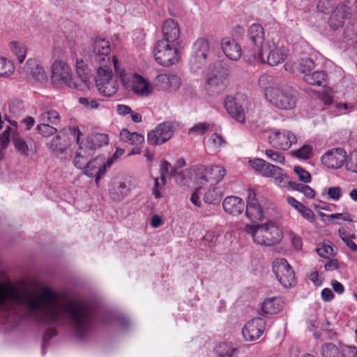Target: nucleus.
I'll list each match as a JSON object with an SVG mask.
<instances>
[{
    "mask_svg": "<svg viewBox=\"0 0 357 357\" xmlns=\"http://www.w3.org/2000/svg\"><path fill=\"white\" fill-rule=\"evenodd\" d=\"M26 311L44 324L61 323L68 318L75 335L82 338L92 330L94 312L84 302L75 301L45 288L36 294L22 284L0 283V312L9 316Z\"/></svg>",
    "mask_w": 357,
    "mask_h": 357,
    "instance_id": "obj_1",
    "label": "nucleus"
},
{
    "mask_svg": "<svg viewBox=\"0 0 357 357\" xmlns=\"http://www.w3.org/2000/svg\"><path fill=\"white\" fill-rule=\"evenodd\" d=\"M10 126H8L0 136V160L4 155V150L8 147L10 137L16 151L22 155L28 156L34 154L36 145L31 138L22 137L18 132L17 123L15 121H10Z\"/></svg>",
    "mask_w": 357,
    "mask_h": 357,
    "instance_id": "obj_2",
    "label": "nucleus"
},
{
    "mask_svg": "<svg viewBox=\"0 0 357 357\" xmlns=\"http://www.w3.org/2000/svg\"><path fill=\"white\" fill-rule=\"evenodd\" d=\"M112 64L126 90L143 98L149 97L153 93V86L148 79L137 73H127L124 70H121L115 56L113 57Z\"/></svg>",
    "mask_w": 357,
    "mask_h": 357,
    "instance_id": "obj_3",
    "label": "nucleus"
},
{
    "mask_svg": "<svg viewBox=\"0 0 357 357\" xmlns=\"http://www.w3.org/2000/svg\"><path fill=\"white\" fill-rule=\"evenodd\" d=\"M245 231L252 236L255 243L261 245H275L279 243L283 238L282 230L273 222L259 225H247L245 227Z\"/></svg>",
    "mask_w": 357,
    "mask_h": 357,
    "instance_id": "obj_4",
    "label": "nucleus"
},
{
    "mask_svg": "<svg viewBox=\"0 0 357 357\" xmlns=\"http://www.w3.org/2000/svg\"><path fill=\"white\" fill-rule=\"evenodd\" d=\"M248 40L250 43L245 47L244 54L249 59L258 60L265 63L264 56V30L259 24H252L248 30Z\"/></svg>",
    "mask_w": 357,
    "mask_h": 357,
    "instance_id": "obj_5",
    "label": "nucleus"
},
{
    "mask_svg": "<svg viewBox=\"0 0 357 357\" xmlns=\"http://www.w3.org/2000/svg\"><path fill=\"white\" fill-rule=\"evenodd\" d=\"M265 97L273 106L284 110L294 108L297 103L296 95L287 87H267L265 89Z\"/></svg>",
    "mask_w": 357,
    "mask_h": 357,
    "instance_id": "obj_6",
    "label": "nucleus"
},
{
    "mask_svg": "<svg viewBox=\"0 0 357 357\" xmlns=\"http://www.w3.org/2000/svg\"><path fill=\"white\" fill-rule=\"evenodd\" d=\"M266 54L265 62L268 65L275 66L283 63L289 55V50L279 38H268L264 48V54Z\"/></svg>",
    "mask_w": 357,
    "mask_h": 357,
    "instance_id": "obj_7",
    "label": "nucleus"
},
{
    "mask_svg": "<svg viewBox=\"0 0 357 357\" xmlns=\"http://www.w3.org/2000/svg\"><path fill=\"white\" fill-rule=\"evenodd\" d=\"M154 56L158 63L163 66L168 67L178 63L180 56L176 43L158 40L155 47Z\"/></svg>",
    "mask_w": 357,
    "mask_h": 357,
    "instance_id": "obj_8",
    "label": "nucleus"
},
{
    "mask_svg": "<svg viewBox=\"0 0 357 357\" xmlns=\"http://www.w3.org/2000/svg\"><path fill=\"white\" fill-rule=\"evenodd\" d=\"M68 134L74 137L79 145L76 152H80V155L87 158L91 155L93 150L102 146L101 144H98L96 142H100L104 144H107L108 143V138L107 135L103 134H97L93 137H89L86 139V142H84L80 141V135L82 133L77 128L69 127L68 128Z\"/></svg>",
    "mask_w": 357,
    "mask_h": 357,
    "instance_id": "obj_9",
    "label": "nucleus"
},
{
    "mask_svg": "<svg viewBox=\"0 0 357 357\" xmlns=\"http://www.w3.org/2000/svg\"><path fill=\"white\" fill-rule=\"evenodd\" d=\"M95 79L98 90L102 96L110 97L117 92L119 84L112 79L111 66L98 67Z\"/></svg>",
    "mask_w": 357,
    "mask_h": 357,
    "instance_id": "obj_10",
    "label": "nucleus"
},
{
    "mask_svg": "<svg viewBox=\"0 0 357 357\" xmlns=\"http://www.w3.org/2000/svg\"><path fill=\"white\" fill-rule=\"evenodd\" d=\"M70 66L62 60H56L52 65V82L56 86H75Z\"/></svg>",
    "mask_w": 357,
    "mask_h": 357,
    "instance_id": "obj_11",
    "label": "nucleus"
},
{
    "mask_svg": "<svg viewBox=\"0 0 357 357\" xmlns=\"http://www.w3.org/2000/svg\"><path fill=\"white\" fill-rule=\"evenodd\" d=\"M209 52L208 42L204 38L195 41L192 47V55L189 60L190 68L194 73H198L206 63Z\"/></svg>",
    "mask_w": 357,
    "mask_h": 357,
    "instance_id": "obj_12",
    "label": "nucleus"
},
{
    "mask_svg": "<svg viewBox=\"0 0 357 357\" xmlns=\"http://www.w3.org/2000/svg\"><path fill=\"white\" fill-rule=\"evenodd\" d=\"M273 271L278 280L285 288H290L296 284L294 272L285 259H275L273 264Z\"/></svg>",
    "mask_w": 357,
    "mask_h": 357,
    "instance_id": "obj_13",
    "label": "nucleus"
},
{
    "mask_svg": "<svg viewBox=\"0 0 357 357\" xmlns=\"http://www.w3.org/2000/svg\"><path fill=\"white\" fill-rule=\"evenodd\" d=\"M92 54L91 61L98 63V67L111 66L112 62L109 59L110 45L108 40L101 37L96 38L91 45Z\"/></svg>",
    "mask_w": 357,
    "mask_h": 357,
    "instance_id": "obj_14",
    "label": "nucleus"
},
{
    "mask_svg": "<svg viewBox=\"0 0 357 357\" xmlns=\"http://www.w3.org/2000/svg\"><path fill=\"white\" fill-rule=\"evenodd\" d=\"M225 107L231 117L241 124H244L246 121L249 123H255L257 120L253 114L254 112L250 111V109L245 112L243 106L232 97L225 98Z\"/></svg>",
    "mask_w": 357,
    "mask_h": 357,
    "instance_id": "obj_15",
    "label": "nucleus"
},
{
    "mask_svg": "<svg viewBox=\"0 0 357 357\" xmlns=\"http://www.w3.org/2000/svg\"><path fill=\"white\" fill-rule=\"evenodd\" d=\"M297 137L291 131L285 129H273L268 136L269 143L275 148L288 150L297 142Z\"/></svg>",
    "mask_w": 357,
    "mask_h": 357,
    "instance_id": "obj_16",
    "label": "nucleus"
},
{
    "mask_svg": "<svg viewBox=\"0 0 357 357\" xmlns=\"http://www.w3.org/2000/svg\"><path fill=\"white\" fill-rule=\"evenodd\" d=\"M228 75L226 68L221 65L215 66L206 77L207 89L215 93H220L225 88V80Z\"/></svg>",
    "mask_w": 357,
    "mask_h": 357,
    "instance_id": "obj_17",
    "label": "nucleus"
},
{
    "mask_svg": "<svg viewBox=\"0 0 357 357\" xmlns=\"http://www.w3.org/2000/svg\"><path fill=\"white\" fill-rule=\"evenodd\" d=\"M225 174V169L220 165H211L208 167H202L198 169V183L204 184L206 182L209 183L211 185H213L220 182Z\"/></svg>",
    "mask_w": 357,
    "mask_h": 357,
    "instance_id": "obj_18",
    "label": "nucleus"
},
{
    "mask_svg": "<svg viewBox=\"0 0 357 357\" xmlns=\"http://www.w3.org/2000/svg\"><path fill=\"white\" fill-rule=\"evenodd\" d=\"M173 134V123L171 122H163L149 132L147 140L151 145L162 144L170 139Z\"/></svg>",
    "mask_w": 357,
    "mask_h": 357,
    "instance_id": "obj_19",
    "label": "nucleus"
},
{
    "mask_svg": "<svg viewBox=\"0 0 357 357\" xmlns=\"http://www.w3.org/2000/svg\"><path fill=\"white\" fill-rule=\"evenodd\" d=\"M76 77L73 79L75 86L73 89L84 91L91 84V74L90 69L83 60L77 59L75 64Z\"/></svg>",
    "mask_w": 357,
    "mask_h": 357,
    "instance_id": "obj_20",
    "label": "nucleus"
},
{
    "mask_svg": "<svg viewBox=\"0 0 357 357\" xmlns=\"http://www.w3.org/2000/svg\"><path fill=\"white\" fill-rule=\"evenodd\" d=\"M266 326L265 321L257 317L248 321L242 329V335L247 341H255L264 333Z\"/></svg>",
    "mask_w": 357,
    "mask_h": 357,
    "instance_id": "obj_21",
    "label": "nucleus"
},
{
    "mask_svg": "<svg viewBox=\"0 0 357 357\" xmlns=\"http://www.w3.org/2000/svg\"><path fill=\"white\" fill-rule=\"evenodd\" d=\"M347 160L346 151L341 149H333L325 153L321 157V162L328 168L338 169Z\"/></svg>",
    "mask_w": 357,
    "mask_h": 357,
    "instance_id": "obj_22",
    "label": "nucleus"
},
{
    "mask_svg": "<svg viewBox=\"0 0 357 357\" xmlns=\"http://www.w3.org/2000/svg\"><path fill=\"white\" fill-rule=\"evenodd\" d=\"M256 196V192L254 190L249 189L248 190L245 214L251 221H259L263 220L264 218L262 207Z\"/></svg>",
    "mask_w": 357,
    "mask_h": 357,
    "instance_id": "obj_23",
    "label": "nucleus"
},
{
    "mask_svg": "<svg viewBox=\"0 0 357 357\" xmlns=\"http://www.w3.org/2000/svg\"><path fill=\"white\" fill-rule=\"evenodd\" d=\"M84 174L90 178H95L96 184L100 177L105 174L104 156L99 155L89 160L85 165Z\"/></svg>",
    "mask_w": 357,
    "mask_h": 357,
    "instance_id": "obj_24",
    "label": "nucleus"
},
{
    "mask_svg": "<svg viewBox=\"0 0 357 357\" xmlns=\"http://www.w3.org/2000/svg\"><path fill=\"white\" fill-rule=\"evenodd\" d=\"M129 188L126 183L120 178H114L109 184V194L114 201H121L128 195Z\"/></svg>",
    "mask_w": 357,
    "mask_h": 357,
    "instance_id": "obj_25",
    "label": "nucleus"
},
{
    "mask_svg": "<svg viewBox=\"0 0 357 357\" xmlns=\"http://www.w3.org/2000/svg\"><path fill=\"white\" fill-rule=\"evenodd\" d=\"M162 34L163 38L160 40L176 43L180 35V29L177 22L172 19L167 20L162 25Z\"/></svg>",
    "mask_w": 357,
    "mask_h": 357,
    "instance_id": "obj_26",
    "label": "nucleus"
},
{
    "mask_svg": "<svg viewBox=\"0 0 357 357\" xmlns=\"http://www.w3.org/2000/svg\"><path fill=\"white\" fill-rule=\"evenodd\" d=\"M222 207L226 213L237 215L243 211L245 204L241 198L236 196H228L223 200Z\"/></svg>",
    "mask_w": 357,
    "mask_h": 357,
    "instance_id": "obj_27",
    "label": "nucleus"
},
{
    "mask_svg": "<svg viewBox=\"0 0 357 357\" xmlns=\"http://www.w3.org/2000/svg\"><path fill=\"white\" fill-rule=\"evenodd\" d=\"M221 45L222 49L228 59L233 61H237L240 59L242 53L241 47L234 40L224 38Z\"/></svg>",
    "mask_w": 357,
    "mask_h": 357,
    "instance_id": "obj_28",
    "label": "nucleus"
},
{
    "mask_svg": "<svg viewBox=\"0 0 357 357\" xmlns=\"http://www.w3.org/2000/svg\"><path fill=\"white\" fill-rule=\"evenodd\" d=\"M38 119L40 122L57 125L60 122L59 112L50 106H42L38 110Z\"/></svg>",
    "mask_w": 357,
    "mask_h": 357,
    "instance_id": "obj_29",
    "label": "nucleus"
},
{
    "mask_svg": "<svg viewBox=\"0 0 357 357\" xmlns=\"http://www.w3.org/2000/svg\"><path fill=\"white\" fill-rule=\"evenodd\" d=\"M24 71L37 81L41 82L45 78L43 68L35 59H29L27 60L24 66Z\"/></svg>",
    "mask_w": 357,
    "mask_h": 357,
    "instance_id": "obj_30",
    "label": "nucleus"
},
{
    "mask_svg": "<svg viewBox=\"0 0 357 357\" xmlns=\"http://www.w3.org/2000/svg\"><path fill=\"white\" fill-rule=\"evenodd\" d=\"M156 82L163 89H176L181 84L178 76L170 73H160L156 77Z\"/></svg>",
    "mask_w": 357,
    "mask_h": 357,
    "instance_id": "obj_31",
    "label": "nucleus"
},
{
    "mask_svg": "<svg viewBox=\"0 0 357 357\" xmlns=\"http://www.w3.org/2000/svg\"><path fill=\"white\" fill-rule=\"evenodd\" d=\"M287 203L294 208L305 220L310 222H313L315 220L314 212L307 206H304L301 202L297 201L292 197L287 198Z\"/></svg>",
    "mask_w": 357,
    "mask_h": 357,
    "instance_id": "obj_32",
    "label": "nucleus"
},
{
    "mask_svg": "<svg viewBox=\"0 0 357 357\" xmlns=\"http://www.w3.org/2000/svg\"><path fill=\"white\" fill-rule=\"evenodd\" d=\"M188 173V170L178 172L177 170L166 160H163L160 163V174L162 178H165L167 176H175L176 182L183 183V181L181 175H185Z\"/></svg>",
    "mask_w": 357,
    "mask_h": 357,
    "instance_id": "obj_33",
    "label": "nucleus"
},
{
    "mask_svg": "<svg viewBox=\"0 0 357 357\" xmlns=\"http://www.w3.org/2000/svg\"><path fill=\"white\" fill-rule=\"evenodd\" d=\"M282 308V301L279 297H271L266 299L261 304V310L264 314H274Z\"/></svg>",
    "mask_w": 357,
    "mask_h": 357,
    "instance_id": "obj_34",
    "label": "nucleus"
},
{
    "mask_svg": "<svg viewBox=\"0 0 357 357\" xmlns=\"http://www.w3.org/2000/svg\"><path fill=\"white\" fill-rule=\"evenodd\" d=\"M10 52L15 55L20 63H22L26 56L27 48L26 45L17 40H13L8 44Z\"/></svg>",
    "mask_w": 357,
    "mask_h": 357,
    "instance_id": "obj_35",
    "label": "nucleus"
},
{
    "mask_svg": "<svg viewBox=\"0 0 357 357\" xmlns=\"http://www.w3.org/2000/svg\"><path fill=\"white\" fill-rule=\"evenodd\" d=\"M120 139L121 141L130 144H141L144 141L142 135L137 132H130L127 129H123L120 132Z\"/></svg>",
    "mask_w": 357,
    "mask_h": 357,
    "instance_id": "obj_36",
    "label": "nucleus"
},
{
    "mask_svg": "<svg viewBox=\"0 0 357 357\" xmlns=\"http://www.w3.org/2000/svg\"><path fill=\"white\" fill-rule=\"evenodd\" d=\"M226 139L223 136L216 132L213 133L207 141L208 148L215 152L220 151L222 148L226 146Z\"/></svg>",
    "mask_w": 357,
    "mask_h": 357,
    "instance_id": "obj_37",
    "label": "nucleus"
},
{
    "mask_svg": "<svg viewBox=\"0 0 357 357\" xmlns=\"http://www.w3.org/2000/svg\"><path fill=\"white\" fill-rule=\"evenodd\" d=\"M326 77V73L323 70H317L304 75V81L310 85L322 86Z\"/></svg>",
    "mask_w": 357,
    "mask_h": 357,
    "instance_id": "obj_38",
    "label": "nucleus"
},
{
    "mask_svg": "<svg viewBox=\"0 0 357 357\" xmlns=\"http://www.w3.org/2000/svg\"><path fill=\"white\" fill-rule=\"evenodd\" d=\"M322 357H345L344 351L333 343H326L321 348Z\"/></svg>",
    "mask_w": 357,
    "mask_h": 357,
    "instance_id": "obj_39",
    "label": "nucleus"
},
{
    "mask_svg": "<svg viewBox=\"0 0 357 357\" xmlns=\"http://www.w3.org/2000/svg\"><path fill=\"white\" fill-rule=\"evenodd\" d=\"M14 71L13 63L5 57L0 56V77H8L13 74Z\"/></svg>",
    "mask_w": 357,
    "mask_h": 357,
    "instance_id": "obj_40",
    "label": "nucleus"
},
{
    "mask_svg": "<svg viewBox=\"0 0 357 357\" xmlns=\"http://www.w3.org/2000/svg\"><path fill=\"white\" fill-rule=\"evenodd\" d=\"M314 61L308 57L301 58L298 61L297 70L303 73L304 75L310 73V71L314 68Z\"/></svg>",
    "mask_w": 357,
    "mask_h": 357,
    "instance_id": "obj_41",
    "label": "nucleus"
},
{
    "mask_svg": "<svg viewBox=\"0 0 357 357\" xmlns=\"http://www.w3.org/2000/svg\"><path fill=\"white\" fill-rule=\"evenodd\" d=\"M338 234L341 239L345 243L348 248H349L352 251H357V245L353 241V239L356 237L354 234H349L347 233L344 228L339 229Z\"/></svg>",
    "mask_w": 357,
    "mask_h": 357,
    "instance_id": "obj_42",
    "label": "nucleus"
},
{
    "mask_svg": "<svg viewBox=\"0 0 357 357\" xmlns=\"http://www.w3.org/2000/svg\"><path fill=\"white\" fill-rule=\"evenodd\" d=\"M291 155L302 160L309 159L312 155V147L310 145H304L297 150L292 151Z\"/></svg>",
    "mask_w": 357,
    "mask_h": 357,
    "instance_id": "obj_43",
    "label": "nucleus"
},
{
    "mask_svg": "<svg viewBox=\"0 0 357 357\" xmlns=\"http://www.w3.org/2000/svg\"><path fill=\"white\" fill-rule=\"evenodd\" d=\"M211 125L206 122L198 123L190 128L188 134L198 136L202 135L210 129Z\"/></svg>",
    "mask_w": 357,
    "mask_h": 357,
    "instance_id": "obj_44",
    "label": "nucleus"
},
{
    "mask_svg": "<svg viewBox=\"0 0 357 357\" xmlns=\"http://www.w3.org/2000/svg\"><path fill=\"white\" fill-rule=\"evenodd\" d=\"M220 194L215 188L209 189L204 196V201L207 204H215L220 202Z\"/></svg>",
    "mask_w": 357,
    "mask_h": 357,
    "instance_id": "obj_45",
    "label": "nucleus"
},
{
    "mask_svg": "<svg viewBox=\"0 0 357 357\" xmlns=\"http://www.w3.org/2000/svg\"><path fill=\"white\" fill-rule=\"evenodd\" d=\"M51 123L41 122L37 126L38 132L43 137H48L55 134L57 130Z\"/></svg>",
    "mask_w": 357,
    "mask_h": 357,
    "instance_id": "obj_46",
    "label": "nucleus"
},
{
    "mask_svg": "<svg viewBox=\"0 0 357 357\" xmlns=\"http://www.w3.org/2000/svg\"><path fill=\"white\" fill-rule=\"evenodd\" d=\"M265 154L266 156L273 162L282 165L285 163L284 155L278 151L273 149H266L265 151Z\"/></svg>",
    "mask_w": 357,
    "mask_h": 357,
    "instance_id": "obj_47",
    "label": "nucleus"
},
{
    "mask_svg": "<svg viewBox=\"0 0 357 357\" xmlns=\"http://www.w3.org/2000/svg\"><path fill=\"white\" fill-rule=\"evenodd\" d=\"M50 148L54 152L63 153L67 149V145L62 143L60 135L54 137L50 143Z\"/></svg>",
    "mask_w": 357,
    "mask_h": 357,
    "instance_id": "obj_48",
    "label": "nucleus"
},
{
    "mask_svg": "<svg viewBox=\"0 0 357 357\" xmlns=\"http://www.w3.org/2000/svg\"><path fill=\"white\" fill-rule=\"evenodd\" d=\"M317 252L320 257L328 259L335 255V250L333 245L324 243L317 248Z\"/></svg>",
    "mask_w": 357,
    "mask_h": 357,
    "instance_id": "obj_49",
    "label": "nucleus"
},
{
    "mask_svg": "<svg viewBox=\"0 0 357 357\" xmlns=\"http://www.w3.org/2000/svg\"><path fill=\"white\" fill-rule=\"evenodd\" d=\"M251 167L259 172L262 176L265 174V169L268 167V165H270L269 162L265 161L263 159L255 158L253 160L250 161Z\"/></svg>",
    "mask_w": 357,
    "mask_h": 357,
    "instance_id": "obj_50",
    "label": "nucleus"
},
{
    "mask_svg": "<svg viewBox=\"0 0 357 357\" xmlns=\"http://www.w3.org/2000/svg\"><path fill=\"white\" fill-rule=\"evenodd\" d=\"M291 187L293 189L302 192L307 198H313L314 196V190L308 185L302 183H292Z\"/></svg>",
    "mask_w": 357,
    "mask_h": 357,
    "instance_id": "obj_51",
    "label": "nucleus"
},
{
    "mask_svg": "<svg viewBox=\"0 0 357 357\" xmlns=\"http://www.w3.org/2000/svg\"><path fill=\"white\" fill-rule=\"evenodd\" d=\"M165 184V178H162L161 176L159 178H155L153 195L155 198H160L162 197L160 191L164 188Z\"/></svg>",
    "mask_w": 357,
    "mask_h": 357,
    "instance_id": "obj_52",
    "label": "nucleus"
},
{
    "mask_svg": "<svg viewBox=\"0 0 357 357\" xmlns=\"http://www.w3.org/2000/svg\"><path fill=\"white\" fill-rule=\"evenodd\" d=\"M294 172L298 176L299 181L305 183H308L311 181L310 174L303 167L300 166H295L294 168Z\"/></svg>",
    "mask_w": 357,
    "mask_h": 357,
    "instance_id": "obj_53",
    "label": "nucleus"
},
{
    "mask_svg": "<svg viewBox=\"0 0 357 357\" xmlns=\"http://www.w3.org/2000/svg\"><path fill=\"white\" fill-rule=\"evenodd\" d=\"M79 102L88 109H94L99 107L98 100L91 98H79Z\"/></svg>",
    "mask_w": 357,
    "mask_h": 357,
    "instance_id": "obj_54",
    "label": "nucleus"
},
{
    "mask_svg": "<svg viewBox=\"0 0 357 357\" xmlns=\"http://www.w3.org/2000/svg\"><path fill=\"white\" fill-rule=\"evenodd\" d=\"M275 183L280 187H285L287 184L291 185V182L289 181L287 175L284 173L283 169L279 172V174L275 177Z\"/></svg>",
    "mask_w": 357,
    "mask_h": 357,
    "instance_id": "obj_55",
    "label": "nucleus"
},
{
    "mask_svg": "<svg viewBox=\"0 0 357 357\" xmlns=\"http://www.w3.org/2000/svg\"><path fill=\"white\" fill-rule=\"evenodd\" d=\"M275 183L280 187H285L287 184L291 185V182L289 181L287 175L284 173L283 169L279 172V174L275 177Z\"/></svg>",
    "mask_w": 357,
    "mask_h": 357,
    "instance_id": "obj_56",
    "label": "nucleus"
},
{
    "mask_svg": "<svg viewBox=\"0 0 357 357\" xmlns=\"http://www.w3.org/2000/svg\"><path fill=\"white\" fill-rule=\"evenodd\" d=\"M347 169L352 172L357 173V151L351 153L349 160L346 163Z\"/></svg>",
    "mask_w": 357,
    "mask_h": 357,
    "instance_id": "obj_57",
    "label": "nucleus"
},
{
    "mask_svg": "<svg viewBox=\"0 0 357 357\" xmlns=\"http://www.w3.org/2000/svg\"><path fill=\"white\" fill-rule=\"evenodd\" d=\"M327 194L331 199L338 201L342 196V189L339 186L330 187L328 188Z\"/></svg>",
    "mask_w": 357,
    "mask_h": 357,
    "instance_id": "obj_58",
    "label": "nucleus"
},
{
    "mask_svg": "<svg viewBox=\"0 0 357 357\" xmlns=\"http://www.w3.org/2000/svg\"><path fill=\"white\" fill-rule=\"evenodd\" d=\"M87 159V158L80 155V152H75L73 164L77 168L83 169L88 162Z\"/></svg>",
    "mask_w": 357,
    "mask_h": 357,
    "instance_id": "obj_59",
    "label": "nucleus"
},
{
    "mask_svg": "<svg viewBox=\"0 0 357 357\" xmlns=\"http://www.w3.org/2000/svg\"><path fill=\"white\" fill-rule=\"evenodd\" d=\"M332 1L333 0H319L317 5L318 10L324 13H328L333 8Z\"/></svg>",
    "mask_w": 357,
    "mask_h": 357,
    "instance_id": "obj_60",
    "label": "nucleus"
},
{
    "mask_svg": "<svg viewBox=\"0 0 357 357\" xmlns=\"http://www.w3.org/2000/svg\"><path fill=\"white\" fill-rule=\"evenodd\" d=\"M282 169V168L270 163V165H268V167H266V169H265L266 172L264 176L271 177L275 179V177L279 174V172H280Z\"/></svg>",
    "mask_w": 357,
    "mask_h": 357,
    "instance_id": "obj_61",
    "label": "nucleus"
},
{
    "mask_svg": "<svg viewBox=\"0 0 357 357\" xmlns=\"http://www.w3.org/2000/svg\"><path fill=\"white\" fill-rule=\"evenodd\" d=\"M289 238L291 241L292 246L297 250H301L303 246V242L301 236L291 232L289 233Z\"/></svg>",
    "mask_w": 357,
    "mask_h": 357,
    "instance_id": "obj_62",
    "label": "nucleus"
},
{
    "mask_svg": "<svg viewBox=\"0 0 357 357\" xmlns=\"http://www.w3.org/2000/svg\"><path fill=\"white\" fill-rule=\"evenodd\" d=\"M329 218L331 220L335 219V218H340L346 221L349 222H356V220H354L352 218L351 215L349 213H333L328 215Z\"/></svg>",
    "mask_w": 357,
    "mask_h": 357,
    "instance_id": "obj_63",
    "label": "nucleus"
},
{
    "mask_svg": "<svg viewBox=\"0 0 357 357\" xmlns=\"http://www.w3.org/2000/svg\"><path fill=\"white\" fill-rule=\"evenodd\" d=\"M202 187H199L196 189L195 192H194L190 197L191 202L195 205L196 206L199 207L201 206V202L199 200V195L201 194Z\"/></svg>",
    "mask_w": 357,
    "mask_h": 357,
    "instance_id": "obj_64",
    "label": "nucleus"
}]
</instances>
